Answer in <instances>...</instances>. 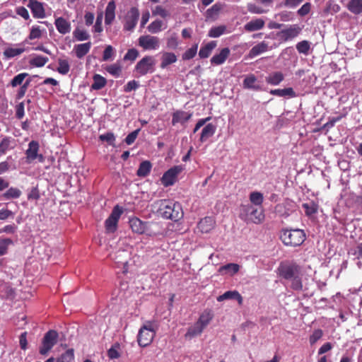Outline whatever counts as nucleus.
I'll use <instances>...</instances> for the list:
<instances>
[{"label": "nucleus", "mask_w": 362, "mask_h": 362, "mask_svg": "<svg viewBox=\"0 0 362 362\" xmlns=\"http://www.w3.org/2000/svg\"><path fill=\"white\" fill-rule=\"evenodd\" d=\"M276 273L279 277L290 282V288L296 291L303 290L302 267L295 262H281Z\"/></svg>", "instance_id": "nucleus-1"}, {"label": "nucleus", "mask_w": 362, "mask_h": 362, "mask_svg": "<svg viewBox=\"0 0 362 362\" xmlns=\"http://www.w3.org/2000/svg\"><path fill=\"white\" fill-rule=\"evenodd\" d=\"M239 217L246 223L259 224L264 220V214L262 207H257L252 204H242L240 206Z\"/></svg>", "instance_id": "nucleus-2"}, {"label": "nucleus", "mask_w": 362, "mask_h": 362, "mask_svg": "<svg viewBox=\"0 0 362 362\" xmlns=\"http://www.w3.org/2000/svg\"><path fill=\"white\" fill-rule=\"evenodd\" d=\"M158 212L163 218L175 221L183 216L181 204L170 200H161Z\"/></svg>", "instance_id": "nucleus-3"}, {"label": "nucleus", "mask_w": 362, "mask_h": 362, "mask_svg": "<svg viewBox=\"0 0 362 362\" xmlns=\"http://www.w3.org/2000/svg\"><path fill=\"white\" fill-rule=\"evenodd\" d=\"M279 238L286 246L297 247L303 243L306 235L303 230L283 228L280 231Z\"/></svg>", "instance_id": "nucleus-4"}, {"label": "nucleus", "mask_w": 362, "mask_h": 362, "mask_svg": "<svg viewBox=\"0 0 362 362\" xmlns=\"http://www.w3.org/2000/svg\"><path fill=\"white\" fill-rule=\"evenodd\" d=\"M156 335V330L153 328L152 322L148 321L143 325L138 334L137 341L140 346L146 347L153 341Z\"/></svg>", "instance_id": "nucleus-5"}, {"label": "nucleus", "mask_w": 362, "mask_h": 362, "mask_svg": "<svg viewBox=\"0 0 362 362\" xmlns=\"http://www.w3.org/2000/svg\"><path fill=\"white\" fill-rule=\"evenodd\" d=\"M57 339L58 333L55 330L51 329L46 332L42 341V346L40 347V354L46 355L57 344Z\"/></svg>", "instance_id": "nucleus-6"}, {"label": "nucleus", "mask_w": 362, "mask_h": 362, "mask_svg": "<svg viewBox=\"0 0 362 362\" xmlns=\"http://www.w3.org/2000/svg\"><path fill=\"white\" fill-rule=\"evenodd\" d=\"M302 28L298 24L290 25L276 33V37L281 42H288L297 37L301 33Z\"/></svg>", "instance_id": "nucleus-7"}, {"label": "nucleus", "mask_w": 362, "mask_h": 362, "mask_svg": "<svg viewBox=\"0 0 362 362\" xmlns=\"http://www.w3.org/2000/svg\"><path fill=\"white\" fill-rule=\"evenodd\" d=\"M184 170L182 165H175L170 168L163 175L160 181L164 187L173 185L177 179V176Z\"/></svg>", "instance_id": "nucleus-8"}, {"label": "nucleus", "mask_w": 362, "mask_h": 362, "mask_svg": "<svg viewBox=\"0 0 362 362\" xmlns=\"http://www.w3.org/2000/svg\"><path fill=\"white\" fill-rule=\"evenodd\" d=\"M129 223L132 231L139 234L148 233L150 226H157L156 223L144 222L136 217L130 218Z\"/></svg>", "instance_id": "nucleus-9"}, {"label": "nucleus", "mask_w": 362, "mask_h": 362, "mask_svg": "<svg viewBox=\"0 0 362 362\" xmlns=\"http://www.w3.org/2000/svg\"><path fill=\"white\" fill-rule=\"evenodd\" d=\"M153 58L151 56H146L136 64L135 70L140 75H146L153 71Z\"/></svg>", "instance_id": "nucleus-10"}, {"label": "nucleus", "mask_w": 362, "mask_h": 362, "mask_svg": "<svg viewBox=\"0 0 362 362\" xmlns=\"http://www.w3.org/2000/svg\"><path fill=\"white\" fill-rule=\"evenodd\" d=\"M159 38L149 35H141L139 38V45L144 49H156L159 47Z\"/></svg>", "instance_id": "nucleus-11"}, {"label": "nucleus", "mask_w": 362, "mask_h": 362, "mask_svg": "<svg viewBox=\"0 0 362 362\" xmlns=\"http://www.w3.org/2000/svg\"><path fill=\"white\" fill-rule=\"evenodd\" d=\"M39 147V143L36 141H31L29 143L28 148L25 151L28 163H30L37 158L41 163L44 161V156L42 154H38Z\"/></svg>", "instance_id": "nucleus-12"}, {"label": "nucleus", "mask_w": 362, "mask_h": 362, "mask_svg": "<svg viewBox=\"0 0 362 362\" xmlns=\"http://www.w3.org/2000/svg\"><path fill=\"white\" fill-rule=\"evenodd\" d=\"M139 17V9L136 7H132L128 11L125 17V23L124 25V29L125 30L131 31L136 25L138 19Z\"/></svg>", "instance_id": "nucleus-13"}, {"label": "nucleus", "mask_w": 362, "mask_h": 362, "mask_svg": "<svg viewBox=\"0 0 362 362\" xmlns=\"http://www.w3.org/2000/svg\"><path fill=\"white\" fill-rule=\"evenodd\" d=\"M54 25L57 31L62 35L68 34L71 30L70 21L63 17L56 18L54 20Z\"/></svg>", "instance_id": "nucleus-14"}, {"label": "nucleus", "mask_w": 362, "mask_h": 362, "mask_svg": "<svg viewBox=\"0 0 362 362\" xmlns=\"http://www.w3.org/2000/svg\"><path fill=\"white\" fill-rule=\"evenodd\" d=\"M192 117V112L183 110H176L172 115V124L175 126L177 123L184 124L189 121Z\"/></svg>", "instance_id": "nucleus-15"}, {"label": "nucleus", "mask_w": 362, "mask_h": 362, "mask_svg": "<svg viewBox=\"0 0 362 362\" xmlns=\"http://www.w3.org/2000/svg\"><path fill=\"white\" fill-rule=\"evenodd\" d=\"M230 54V50L228 47L221 49L218 54H216L211 58V64L216 66L223 64L228 58Z\"/></svg>", "instance_id": "nucleus-16"}, {"label": "nucleus", "mask_w": 362, "mask_h": 362, "mask_svg": "<svg viewBox=\"0 0 362 362\" xmlns=\"http://www.w3.org/2000/svg\"><path fill=\"white\" fill-rule=\"evenodd\" d=\"M177 60V55L173 52H163L160 56V67L165 69L169 65L175 63Z\"/></svg>", "instance_id": "nucleus-17"}, {"label": "nucleus", "mask_w": 362, "mask_h": 362, "mask_svg": "<svg viewBox=\"0 0 362 362\" xmlns=\"http://www.w3.org/2000/svg\"><path fill=\"white\" fill-rule=\"evenodd\" d=\"M28 6L30 8L34 17L40 18L45 17V9L40 2L36 0H29Z\"/></svg>", "instance_id": "nucleus-18"}, {"label": "nucleus", "mask_w": 362, "mask_h": 362, "mask_svg": "<svg viewBox=\"0 0 362 362\" xmlns=\"http://www.w3.org/2000/svg\"><path fill=\"white\" fill-rule=\"evenodd\" d=\"M215 226V221L212 217L206 216L200 220L198 223V228L202 233L210 232Z\"/></svg>", "instance_id": "nucleus-19"}, {"label": "nucleus", "mask_w": 362, "mask_h": 362, "mask_svg": "<svg viewBox=\"0 0 362 362\" xmlns=\"http://www.w3.org/2000/svg\"><path fill=\"white\" fill-rule=\"evenodd\" d=\"M272 49V47H270ZM269 49L268 42L262 41L257 45H255L249 52V57L250 58L255 57Z\"/></svg>", "instance_id": "nucleus-20"}, {"label": "nucleus", "mask_w": 362, "mask_h": 362, "mask_svg": "<svg viewBox=\"0 0 362 362\" xmlns=\"http://www.w3.org/2000/svg\"><path fill=\"white\" fill-rule=\"evenodd\" d=\"M227 299H235L240 305L243 304V301L242 296L237 291H226L223 295H221L217 298V300L219 302Z\"/></svg>", "instance_id": "nucleus-21"}, {"label": "nucleus", "mask_w": 362, "mask_h": 362, "mask_svg": "<svg viewBox=\"0 0 362 362\" xmlns=\"http://www.w3.org/2000/svg\"><path fill=\"white\" fill-rule=\"evenodd\" d=\"M91 47V42H88L86 43L78 44L74 45V51L77 58L81 59L86 55Z\"/></svg>", "instance_id": "nucleus-22"}, {"label": "nucleus", "mask_w": 362, "mask_h": 362, "mask_svg": "<svg viewBox=\"0 0 362 362\" xmlns=\"http://www.w3.org/2000/svg\"><path fill=\"white\" fill-rule=\"evenodd\" d=\"M264 21L262 18L252 20L244 25V29L247 32H253L261 30L264 26Z\"/></svg>", "instance_id": "nucleus-23"}, {"label": "nucleus", "mask_w": 362, "mask_h": 362, "mask_svg": "<svg viewBox=\"0 0 362 362\" xmlns=\"http://www.w3.org/2000/svg\"><path fill=\"white\" fill-rule=\"evenodd\" d=\"M284 80V75L281 71H274L266 77V82L272 86H278Z\"/></svg>", "instance_id": "nucleus-24"}, {"label": "nucleus", "mask_w": 362, "mask_h": 362, "mask_svg": "<svg viewBox=\"0 0 362 362\" xmlns=\"http://www.w3.org/2000/svg\"><path fill=\"white\" fill-rule=\"evenodd\" d=\"M216 45L217 43L216 41H211L207 44L202 45L199 52V57L202 59L209 57Z\"/></svg>", "instance_id": "nucleus-25"}, {"label": "nucleus", "mask_w": 362, "mask_h": 362, "mask_svg": "<svg viewBox=\"0 0 362 362\" xmlns=\"http://www.w3.org/2000/svg\"><path fill=\"white\" fill-rule=\"evenodd\" d=\"M216 127L213 124H207L202 129L201 136H200V141L204 142L206 141L209 138L211 137L214 133L216 132Z\"/></svg>", "instance_id": "nucleus-26"}, {"label": "nucleus", "mask_w": 362, "mask_h": 362, "mask_svg": "<svg viewBox=\"0 0 362 362\" xmlns=\"http://www.w3.org/2000/svg\"><path fill=\"white\" fill-rule=\"evenodd\" d=\"M240 269V266L238 264L229 263L221 266L218 269V272L221 274H229L230 276L238 273Z\"/></svg>", "instance_id": "nucleus-27"}, {"label": "nucleus", "mask_w": 362, "mask_h": 362, "mask_svg": "<svg viewBox=\"0 0 362 362\" xmlns=\"http://www.w3.org/2000/svg\"><path fill=\"white\" fill-rule=\"evenodd\" d=\"M152 168V164L148 160L142 161L136 171V175L140 177H145L149 175Z\"/></svg>", "instance_id": "nucleus-28"}, {"label": "nucleus", "mask_w": 362, "mask_h": 362, "mask_svg": "<svg viewBox=\"0 0 362 362\" xmlns=\"http://www.w3.org/2000/svg\"><path fill=\"white\" fill-rule=\"evenodd\" d=\"M257 77L254 74L247 75L243 83L244 88L252 89L255 90H259L261 89L260 86L256 85Z\"/></svg>", "instance_id": "nucleus-29"}, {"label": "nucleus", "mask_w": 362, "mask_h": 362, "mask_svg": "<svg viewBox=\"0 0 362 362\" xmlns=\"http://www.w3.org/2000/svg\"><path fill=\"white\" fill-rule=\"evenodd\" d=\"M213 314L211 310H204L199 316L197 322L201 325L204 329L206 327V326L210 323V322L213 319Z\"/></svg>", "instance_id": "nucleus-30"}, {"label": "nucleus", "mask_w": 362, "mask_h": 362, "mask_svg": "<svg viewBox=\"0 0 362 362\" xmlns=\"http://www.w3.org/2000/svg\"><path fill=\"white\" fill-rule=\"evenodd\" d=\"M204 329L196 322L192 326L187 329V331L185 334V337L186 339H192L194 337L200 335Z\"/></svg>", "instance_id": "nucleus-31"}, {"label": "nucleus", "mask_w": 362, "mask_h": 362, "mask_svg": "<svg viewBox=\"0 0 362 362\" xmlns=\"http://www.w3.org/2000/svg\"><path fill=\"white\" fill-rule=\"evenodd\" d=\"M270 94L279 97L289 96L290 98L296 97V93L292 88H286L284 89H274L270 90Z\"/></svg>", "instance_id": "nucleus-32"}, {"label": "nucleus", "mask_w": 362, "mask_h": 362, "mask_svg": "<svg viewBox=\"0 0 362 362\" xmlns=\"http://www.w3.org/2000/svg\"><path fill=\"white\" fill-rule=\"evenodd\" d=\"M22 192L16 187H10L1 194V198L6 200L11 199H18L21 197Z\"/></svg>", "instance_id": "nucleus-33"}, {"label": "nucleus", "mask_w": 362, "mask_h": 362, "mask_svg": "<svg viewBox=\"0 0 362 362\" xmlns=\"http://www.w3.org/2000/svg\"><path fill=\"white\" fill-rule=\"evenodd\" d=\"M48 61L49 59L47 57L33 55L30 59L29 63L33 66L42 67L45 66Z\"/></svg>", "instance_id": "nucleus-34"}, {"label": "nucleus", "mask_w": 362, "mask_h": 362, "mask_svg": "<svg viewBox=\"0 0 362 362\" xmlns=\"http://www.w3.org/2000/svg\"><path fill=\"white\" fill-rule=\"evenodd\" d=\"M347 8L354 14L362 13V0H351L348 4Z\"/></svg>", "instance_id": "nucleus-35"}, {"label": "nucleus", "mask_w": 362, "mask_h": 362, "mask_svg": "<svg viewBox=\"0 0 362 362\" xmlns=\"http://www.w3.org/2000/svg\"><path fill=\"white\" fill-rule=\"evenodd\" d=\"M58 67L57 71L62 75H66L70 70V65L68 59L59 58L57 60Z\"/></svg>", "instance_id": "nucleus-36"}, {"label": "nucleus", "mask_w": 362, "mask_h": 362, "mask_svg": "<svg viewBox=\"0 0 362 362\" xmlns=\"http://www.w3.org/2000/svg\"><path fill=\"white\" fill-rule=\"evenodd\" d=\"M250 201L252 205L262 207V204L264 201L263 194L259 192H252L250 194Z\"/></svg>", "instance_id": "nucleus-37"}, {"label": "nucleus", "mask_w": 362, "mask_h": 362, "mask_svg": "<svg viewBox=\"0 0 362 362\" xmlns=\"http://www.w3.org/2000/svg\"><path fill=\"white\" fill-rule=\"evenodd\" d=\"M302 207L305 210V213L308 216H310L316 214L318 210V205L315 204L314 202L303 203L302 204Z\"/></svg>", "instance_id": "nucleus-38"}, {"label": "nucleus", "mask_w": 362, "mask_h": 362, "mask_svg": "<svg viewBox=\"0 0 362 362\" xmlns=\"http://www.w3.org/2000/svg\"><path fill=\"white\" fill-rule=\"evenodd\" d=\"M106 84V79L99 74H95L93 76V83L91 88L94 90H99L103 88Z\"/></svg>", "instance_id": "nucleus-39"}, {"label": "nucleus", "mask_w": 362, "mask_h": 362, "mask_svg": "<svg viewBox=\"0 0 362 362\" xmlns=\"http://www.w3.org/2000/svg\"><path fill=\"white\" fill-rule=\"evenodd\" d=\"M24 52L25 48L23 47L18 48L8 47L4 50V54L7 58H12L16 56L21 54Z\"/></svg>", "instance_id": "nucleus-40"}, {"label": "nucleus", "mask_w": 362, "mask_h": 362, "mask_svg": "<svg viewBox=\"0 0 362 362\" xmlns=\"http://www.w3.org/2000/svg\"><path fill=\"white\" fill-rule=\"evenodd\" d=\"M74 37L78 41H84L90 38V35L83 29L76 28L73 32Z\"/></svg>", "instance_id": "nucleus-41"}, {"label": "nucleus", "mask_w": 362, "mask_h": 362, "mask_svg": "<svg viewBox=\"0 0 362 362\" xmlns=\"http://www.w3.org/2000/svg\"><path fill=\"white\" fill-rule=\"evenodd\" d=\"M310 49V44L308 40H303L296 44V49L300 54L308 55Z\"/></svg>", "instance_id": "nucleus-42"}, {"label": "nucleus", "mask_w": 362, "mask_h": 362, "mask_svg": "<svg viewBox=\"0 0 362 362\" xmlns=\"http://www.w3.org/2000/svg\"><path fill=\"white\" fill-rule=\"evenodd\" d=\"M167 47L172 49H176L178 47L179 42L177 40V34L173 33L166 40Z\"/></svg>", "instance_id": "nucleus-43"}, {"label": "nucleus", "mask_w": 362, "mask_h": 362, "mask_svg": "<svg viewBox=\"0 0 362 362\" xmlns=\"http://www.w3.org/2000/svg\"><path fill=\"white\" fill-rule=\"evenodd\" d=\"M163 22L160 20H156L151 23L147 29L151 33H158L162 30Z\"/></svg>", "instance_id": "nucleus-44"}, {"label": "nucleus", "mask_w": 362, "mask_h": 362, "mask_svg": "<svg viewBox=\"0 0 362 362\" xmlns=\"http://www.w3.org/2000/svg\"><path fill=\"white\" fill-rule=\"evenodd\" d=\"M198 45L195 44L192 47L186 50L182 54L183 60H189L194 58L197 52Z\"/></svg>", "instance_id": "nucleus-45"}, {"label": "nucleus", "mask_w": 362, "mask_h": 362, "mask_svg": "<svg viewBox=\"0 0 362 362\" xmlns=\"http://www.w3.org/2000/svg\"><path fill=\"white\" fill-rule=\"evenodd\" d=\"M74 358V349H68L57 359V362H71Z\"/></svg>", "instance_id": "nucleus-46"}, {"label": "nucleus", "mask_w": 362, "mask_h": 362, "mask_svg": "<svg viewBox=\"0 0 362 362\" xmlns=\"http://www.w3.org/2000/svg\"><path fill=\"white\" fill-rule=\"evenodd\" d=\"M13 244V241L10 238L0 239V256L4 255L7 253L8 246Z\"/></svg>", "instance_id": "nucleus-47"}, {"label": "nucleus", "mask_w": 362, "mask_h": 362, "mask_svg": "<svg viewBox=\"0 0 362 362\" xmlns=\"http://www.w3.org/2000/svg\"><path fill=\"white\" fill-rule=\"evenodd\" d=\"M274 17L279 18V21L286 22L292 21L293 18V13L291 11H284L275 14Z\"/></svg>", "instance_id": "nucleus-48"}, {"label": "nucleus", "mask_w": 362, "mask_h": 362, "mask_svg": "<svg viewBox=\"0 0 362 362\" xmlns=\"http://www.w3.org/2000/svg\"><path fill=\"white\" fill-rule=\"evenodd\" d=\"M113 21V0L110 1L106 8L105 23L110 24Z\"/></svg>", "instance_id": "nucleus-49"}, {"label": "nucleus", "mask_w": 362, "mask_h": 362, "mask_svg": "<svg viewBox=\"0 0 362 362\" xmlns=\"http://www.w3.org/2000/svg\"><path fill=\"white\" fill-rule=\"evenodd\" d=\"M28 76L27 73H21L16 76L11 81V86L12 87H16L20 86L23 82L24 79Z\"/></svg>", "instance_id": "nucleus-50"}, {"label": "nucleus", "mask_w": 362, "mask_h": 362, "mask_svg": "<svg viewBox=\"0 0 362 362\" xmlns=\"http://www.w3.org/2000/svg\"><path fill=\"white\" fill-rule=\"evenodd\" d=\"M222 8L223 5L220 3H216L206 11V15L208 17H213L216 16L219 13Z\"/></svg>", "instance_id": "nucleus-51"}, {"label": "nucleus", "mask_w": 362, "mask_h": 362, "mask_svg": "<svg viewBox=\"0 0 362 362\" xmlns=\"http://www.w3.org/2000/svg\"><path fill=\"white\" fill-rule=\"evenodd\" d=\"M225 26L213 27L209 32V36L211 37H218L224 33Z\"/></svg>", "instance_id": "nucleus-52"}, {"label": "nucleus", "mask_w": 362, "mask_h": 362, "mask_svg": "<svg viewBox=\"0 0 362 362\" xmlns=\"http://www.w3.org/2000/svg\"><path fill=\"white\" fill-rule=\"evenodd\" d=\"M323 336V331L320 329H315L309 337V341L311 345L315 344Z\"/></svg>", "instance_id": "nucleus-53"}, {"label": "nucleus", "mask_w": 362, "mask_h": 362, "mask_svg": "<svg viewBox=\"0 0 362 362\" xmlns=\"http://www.w3.org/2000/svg\"><path fill=\"white\" fill-rule=\"evenodd\" d=\"M31 82V79H27L25 82L20 87L19 90H18V93L16 94V98L20 100L25 95L30 83Z\"/></svg>", "instance_id": "nucleus-54"}, {"label": "nucleus", "mask_w": 362, "mask_h": 362, "mask_svg": "<svg viewBox=\"0 0 362 362\" xmlns=\"http://www.w3.org/2000/svg\"><path fill=\"white\" fill-rule=\"evenodd\" d=\"M152 14L153 16H159L163 18L169 16L168 11L161 6H156L155 8L153 9Z\"/></svg>", "instance_id": "nucleus-55"}, {"label": "nucleus", "mask_w": 362, "mask_h": 362, "mask_svg": "<svg viewBox=\"0 0 362 362\" xmlns=\"http://www.w3.org/2000/svg\"><path fill=\"white\" fill-rule=\"evenodd\" d=\"M41 36H42V30H40V27L37 25L33 26L30 30V33L28 36V38L30 40H35V39L40 38Z\"/></svg>", "instance_id": "nucleus-56"}, {"label": "nucleus", "mask_w": 362, "mask_h": 362, "mask_svg": "<svg viewBox=\"0 0 362 362\" xmlns=\"http://www.w3.org/2000/svg\"><path fill=\"white\" fill-rule=\"evenodd\" d=\"M11 140L8 138H4L0 143V156L4 155L11 148Z\"/></svg>", "instance_id": "nucleus-57"}, {"label": "nucleus", "mask_w": 362, "mask_h": 362, "mask_svg": "<svg viewBox=\"0 0 362 362\" xmlns=\"http://www.w3.org/2000/svg\"><path fill=\"white\" fill-rule=\"evenodd\" d=\"M247 8V11L251 13L262 14L267 12L266 10L254 4H248Z\"/></svg>", "instance_id": "nucleus-58"}, {"label": "nucleus", "mask_w": 362, "mask_h": 362, "mask_svg": "<svg viewBox=\"0 0 362 362\" xmlns=\"http://www.w3.org/2000/svg\"><path fill=\"white\" fill-rule=\"evenodd\" d=\"M139 86V83L138 81L135 80H132L129 81L127 85L124 86V91L125 93H129L132 90H135Z\"/></svg>", "instance_id": "nucleus-59"}, {"label": "nucleus", "mask_w": 362, "mask_h": 362, "mask_svg": "<svg viewBox=\"0 0 362 362\" xmlns=\"http://www.w3.org/2000/svg\"><path fill=\"white\" fill-rule=\"evenodd\" d=\"M139 131L140 129H138L129 134L125 138L126 144L128 145L133 144L137 138Z\"/></svg>", "instance_id": "nucleus-60"}, {"label": "nucleus", "mask_w": 362, "mask_h": 362, "mask_svg": "<svg viewBox=\"0 0 362 362\" xmlns=\"http://www.w3.org/2000/svg\"><path fill=\"white\" fill-rule=\"evenodd\" d=\"M139 55V52L136 49H130L124 57V60L134 61Z\"/></svg>", "instance_id": "nucleus-61"}, {"label": "nucleus", "mask_w": 362, "mask_h": 362, "mask_svg": "<svg viewBox=\"0 0 362 362\" xmlns=\"http://www.w3.org/2000/svg\"><path fill=\"white\" fill-rule=\"evenodd\" d=\"M99 139L103 142L107 143V145L112 146L113 145V134L112 133H107L105 134H101L99 136Z\"/></svg>", "instance_id": "nucleus-62"}, {"label": "nucleus", "mask_w": 362, "mask_h": 362, "mask_svg": "<svg viewBox=\"0 0 362 362\" xmlns=\"http://www.w3.org/2000/svg\"><path fill=\"white\" fill-rule=\"evenodd\" d=\"M303 0H285L281 3L279 6H285L288 8H296L298 6Z\"/></svg>", "instance_id": "nucleus-63"}, {"label": "nucleus", "mask_w": 362, "mask_h": 362, "mask_svg": "<svg viewBox=\"0 0 362 362\" xmlns=\"http://www.w3.org/2000/svg\"><path fill=\"white\" fill-rule=\"evenodd\" d=\"M310 9H311L310 3H308V2L305 3L298 10V14L300 16H305L310 13Z\"/></svg>", "instance_id": "nucleus-64"}]
</instances>
